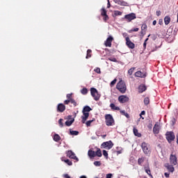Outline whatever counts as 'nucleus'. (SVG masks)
I'll return each mask as SVG.
<instances>
[{"label": "nucleus", "instance_id": "a19ab883", "mask_svg": "<svg viewBox=\"0 0 178 178\" xmlns=\"http://www.w3.org/2000/svg\"><path fill=\"white\" fill-rule=\"evenodd\" d=\"M116 81H118V79H115L113 81H112L110 83L111 87H113L116 84Z\"/></svg>", "mask_w": 178, "mask_h": 178}, {"label": "nucleus", "instance_id": "37998d69", "mask_svg": "<svg viewBox=\"0 0 178 178\" xmlns=\"http://www.w3.org/2000/svg\"><path fill=\"white\" fill-rule=\"evenodd\" d=\"M70 102L74 105V106H77V102H76L74 99H71Z\"/></svg>", "mask_w": 178, "mask_h": 178}, {"label": "nucleus", "instance_id": "c85d7f7f", "mask_svg": "<svg viewBox=\"0 0 178 178\" xmlns=\"http://www.w3.org/2000/svg\"><path fill=\"white\" fill-rule=\"evenodd\" d=\"M74 122V119L73 118L71 120H67L65 122V125H67L68 127H70L71 124H73V123Z\"/></svg>", "mask_w": 178, "mask_h": 178}, {"label": "nucleus", "instance_id": "13d9d810", "mask_svg": "<svg viewBox=\"0 0 178 178\" xmlns=\"http://www.w3.org/2000/svg\"><path fill=\"white\" fill-rule=\"evenodd\" d=\"M106 178H112V174H107Z\"/></svg>", "mask_w": 178, "mask_h": 178}, {"label": "nucleus", "instance_id": "6ab92c4d", "mask_svg": "<svg viewBox=\"0 0 178 178\" xmlns=\"http://www.w3.org/2000/svg\"><path fill=\"white\" fill-rule=\"evenodd\" d=\"M146 90H147V86H145V85L141 84L138 86V92L142 93Z\"/></svg>", "mask_w": 178, "mask_h": 178}, {"label": "nucleus", "instance_id": "c756f323", "mask_svg": "<svg viewBox=\"0 0 178 178\" xmlns=\"http://www.w3.org/2000/svg\"><path fill=\"white\" fill-rule=\"evenodd\" d=\"M92 53V51L91 49H88L87 51V55L86 58L88 59L89 58H91V54Z\"/></svg>", "mask_w": 178, "mask_h": 178}, {"label": "nucleus", "instance_id": "9b49d317", "mask_svg": "<svg viewBox=\"0 0 178 178\" xmlns=\"http://www.w3.org/2000/svg\"><path fill=\"white\" fill-rule=\"evenodd\" d=\"M67 156H68V158H70L71 159H74L75 161H76V162H79V158L76 156V154L72 150H68L67 152Z\"/></svg>", "mask_w": 178, "mask_h": 178}, {"label": "nucleus", "instance_id": "8fccbe9b", "mask_svg": "<svg viewBox=\"0 0 178 178\" xmlns=\"http://www.w3.org/2000/svg\"><path fill=\"white\" fill-rule=\"evenodd\" d=\"M70 101L71 100H69V99L65 100L64 101L65 105H69V104H70Z\"/></svg>", "mask_w": 178, "mask_h": 178}, {"label": "nucleus", "instance_id": "49530a36", "mask_svg": "<svg viewBox=\"0 0 178 178\" xmlns=\"http://www.w3.org/2000/svg\"><path fill=\"white\" fill-rule=\"evenodd\" d=\"M139 30H140V29H138V28H135V29H131V30L129 31V33H133V31H134V32H137V31H138Z\"/></svg>", "mask_w": 178, "mask_h": 178}, {"label": "nucleus", "instance_id": "79ce46f5", "mask_svg": "<svg viewBox=\"0 0 178 178\" xmlns=\"http://www.w3.org/2000/svg\"><path fill=\"white\" fill-rule=\"evenodd\" d=\"M103 155L106 158V159H108V152H106V150H103Z\"/></svg>", "mask_w": 178, "mask_h": 178}, {"label": "nucleus", "instance_id": "de8ad7c7", "mask_svg": "<svg viewBox=\"0 0 178 178\" xmlns=\"http://www.w3.org/2000/svg\"><path fill=\"white\" fill-rule=\"evenodd\" d=\"M146 29H147V25L145 24H142L141 30L145 31Z\"/></svg>", "mask_w": 178, "mask_h": 178}, {"label": "nucleus", "instance_id": "cd10ccee", "mask_svg": "<svg viewBox=\"0 0 178 178\" xmlns=\"http://www.w3.org/2000/svg\"><path fill=\"white\" fill-rule=\"evenodd\" d=\"M53 139L56 143H58V141H60V136L58 134H54Z\"/></svg>", "mask_w": 178, "mask_h": 178}, {"label": "nucleus", "instance_id": "774afa93", "mask_svg": "<svg viewBox=\"0 0 178 178\" xmlns=\"http://www.w3.org/2000/svg\"><path fill=\"white\" fill-rule=\"evenodd\" d=\"M118 4H119V5H123V3H122L121 1H119V2H118Z\"/></svg>", "mask_w": 178, "mask_h": 178}, {"label": "nucleus", "instance_id": "0eeeda50", "mask_svg": "<svg viewBox=\"0 0 178 178\" xmlns=\"http://www.w3.org/2000/svg\"><path fill=\"white\" fill-rule=\"evenodd\" d=\"M124 19L128 22L130 23L132 20H134L135 19H137V16L136 15V13H131L130 14H127L124 15Z\"/></svg>", "mask_w": 178, "mask_h": 178}, {"label": "nucleus", "instance_id": "f3484780", "mask_svg": "<svg viewBox=\"0 0 178 178\" xmlns=\"http://www.w3.org/2000/svg\"><path fill=\"white\" fill-rule=\"evenodd\" d=\"M135 77H140L141 79H144V78L147 77V74L143 73L141 71H137L135 73Z\"/></svg>", "mask_w": 178, "mask_h": 178}, {"label": "nucleus", "instance_id": "aec40b11", "mask_svg": "<svg viewBox=\"0 0 178 178\" xmlns=\"http://www.w3.org/2000/svg\"><path fill=\"white\" fill-rule=\"evenodd\" d=\"M153 133L154 134H159V125L155 124L153 127Z\"/></svg>", "mask_w": 178, "mask_h": 178}, {"label": "nucleus", "instance_id": "a18cd8bd", "mask_svg": "<svg viewBox=\"0 0 178 178\" xmlns=\"http://www.w3.org/2000/svg\"><path fill=\"white\" fill-rule=\"evenodd\" d=\"M93 164L95 165V166H101L102 165L101 161H95Z\"/></svg>", "mask_w": 178, "mask_h": 178}, {"label": "nucleus", "instance_id": "0e129e2a", "mask_svg": "<svg viewBox=\"0 0 178 178\" xmlns=\"http://www.w3.org/2000/svg\"><path fill=\"white\" fill-rule=\"evenodd\" d=\"M116 149H117V151H120V149H122V148H121V147H116Z\"/></svg>", "mask_w": 178, "mask_h": 178}, {"label": "nucleus", "instance_id": "c9c22d12", "mask_svg": "<svg viewBox=\"0 0 178 178\" xmlns=\"http://www.w3.org/2000/svg\"><path fill=\"white\" fill-rule=\"evenodd\" d=\"M144 104L145 106H147L149 104V97H145L144 99Z\"/></svg>", "mask_w": 178, "mask_h": 178}, {"label": "nucleus", "instance_id": "e433bc0d", "mask_svg": "<svg viewBox=\"0 0 178 178\" xmlns=\"http://www.w3.org/2000/svg\"><path fill=\"white\" fill-rule=\"evenodd\" d=\"M115 16H122V12L119 10L114 11Z\"/></svg>", "mask_w": 178, "mask_h": 178}, {"label": "nucleus", "instance_id": "ddd939ff", "mask_svg": "<svg viewBox=\"0 0 178 178\" xmlns=\"http://www.w3.org/2000/svg\"><path fill=\"white\" fill-rule=\"evenodd\" d=\"M65 111H66V106H65V104L60 103L57 105V112L63 113Z\"/></svg>", "mask_w": 178, "mask_h": 178}, {"label": "nucleus", "instance_id": "09e8293b", "mask_svg": "<svg viewBox=\"0 0 178 178\" xmlns=\"http://www.w3.org/2000/svg\"><path fill=\"white\" fill-rule=\"evenodd\" d=\"M143 115H145V111H141L140 114V118L144 120V117H143Z\"/></svg>", "mask_w": 178, "mask_h": 178}, {"label": "nucleus", "instance_id": "603ef678", "mask_svg": "<svg viewBox=\"0 0 178 178\" xmlns=\"http://www.w3.org/2000/svg\"><path fill=\"white\" fill-rule=\"evenodd\" d=\"M145 33H146V31H144V30H142V29H141L140 34H141L142 35H145Z\"/></svg>", "mask_w": 178, "mask_h": 178}, {"label": "nucleus", "instance_id": "e2e57ef3", "mask_svg": "<svg viewBox=\"0 0 178 178\" xmlns=\"http://www.w3.org/2000/svg\"><path fill=\"white\" fill-rule=\"evenodd\" d=\"M152 24H153V26H155L156 24V20L153 21Z\"/></svg>", "mask_w": 178, "mask_h": 178}, {"label": "nucleus", "instance_id": "58836bf2", "mask_svg": "<svg viewBox=\"0 0 178 178\" xmlns=\"http://www.w3.org/2000/svg\"><path fill=\"white\" fill-rule=\"evenodd\" d=\"M94 72H95V73H97L98 74H101V68L99 67H96L94 70Z\"/></svg>", "mask_w": 178, "mask_h": 178}, {"label": "nucleus", "instance_id": "72a5a7b5", "mask_svg": "<svg viewBox=\"0 0 178 178\" xmlns=\"http://www.w3.org/2000/svg\"><path fill=\"white\" fill-rule=\"evenodd\" d=\"M120 113H122V115H124V116L127 117V119H129V118H130V115H129V113H127L124 111H120Z\"/></svg>", "mask_w": 178, "mask_h": 178}, {"label": "nucleus", "instance_id": "f704fd0d", "mask_svg": "<svg viewBox=\"0 0 178 178\" xmlns=\"http://www.w3.org/2000/svg\"><path fill=\"white\" fill-rule=\"evenodd\" d=\"M134 70H136V67H131V69H129L128 70V74H129V76H131V74H133Z\"/></svg>", "mask_w": 178, "mask_h": 178}, {"label": "nucleus", "instance_id": "69168bd1", "mask_svg": "<svg viewBox=\"0 0 178 178\" xmlns=\"http://www.w3.org/2000/svg\"><path fill=\"white\" fill-rule=\"evenodd\" d=\"M80 178H87V177L84 176V175H82L80 177Z\"/></svg>", "mask_w": 178, "mask_h": 178}, {"label": "nucleus", "instance_id": "a211bd4d", "mask_svg": "<svg viewBox=\"0 0 178 178\" xmlns=\"http://www.w3.org/2000/svg\"><path fill=\"white\" fill-rule=\"evenodd\" d=\"M88 155L90 159H94V158H95V156H96L95 152L92 149L88 150Z\"/></svg>", "mask_w": 178, "mask_h": 178}, {"label": "nucleus", "instance_id": "052dcab7", "mask_svg": "<svg viewBox=\"0 0 178 178\" xmlns=\"http://www.w3.org/2000/svg\"><path fill=\"white\" fill-rule=\"evenodd\" d=\"M64 177L65 178H70V176H69V175H67V174H65V175H64Z\"/></svg>", "mask_w": 178, "mask_h": 178}, {"label": "nucleus", "instance_id": "4468645a", "mask_svg": "<svg viewBox=\"0 0 178 178\" xmlns=\"http://www.w3.org/2000/svg\"><path fill=\"white\" fill-rule=\"evenodd\" d=\"M113 41V37L112 35H109L106 40L104 42L105 47H112V42Z\"/></svg>", "mask_w": 178, "mask_h": 178}, {"label": "nucleus", "instance_id": "338daca9", "mask_svg": "<svg viewBox=\"0 0 178 178\" xmlns=\"http://www.w3.org/2000/svg\"><path fill=\"white\" fill-rule=\"evenodd\" d=\"M102 138H105L106 137V135L102 136Z\"/></svg>", "mask_w": 178, "mask_h": 178}, {"label": "nucleus", "instance_id": "473e14b6", "mask_svg": "<svg viewBox=\"0 0 178 178\" xmlns=\"http://www.w3.org/2000/svg\"><path fill=\"white\" fill-rule=\"evenodd\" d=\"M70 133L71 136H79V131H72V129H70Z\"/></svg>", "mask_w": 178, "mask_h": 178}, {"label": "nucleus", "instance_id": "423d86ee", "mask_svg": "<svg viewBox=\"0 0 178 178\" xmlns=\"http://www.w3.org/2000/svg\"><path fill=\"white\" fill-rule=\"evenodd\" d=\"M90 94L94 98L95 101H99V98H101V95L98 93V90L95 88H90Z\"/></svg>", "mask_w": 178, "mask_h": 178}, {"label": "nucleus", "instance_id": "393cba45", "mask_svg": "<svg viewBox=\"0 0 178 178\" xmlns=\"http://www.w3.org/2000/svg\"><path fill=\"white\" fill-rule=\"evenodd\" d=\"M134 134L136 137H141V134L138 133V129H137L136 127H134L133 129Z\"/></svg>", "mask_w": 178, "mask_h": 178}, {"label": "nucleus", "instance_id": "bb28decb", "mask_svg": "<svg viewBox=\"0 0 178 178\" xmlns=\"http://www.w3.org/2000/svg\"><path fill=\"white\" fill-rule=\"evenodd\" d=\"M110 107L111 108V109H113V111H120V108H119V106H115V104L111 103L110 104Z\"/></svg>", "mask_w": 178, "mask_h": 178}, {"label": "nucleus", "instance_id": "f03ea898", "mask_svg": "<svg viewBox=\"0 0 178 178\" xmlns=\"http://www.w3.org/2000/svg\"><path fill=\"white\" fill-rule=\"evenodd\" d=\"M117 90H119L120 92H122V94H124L126 92V83L123 80H120L116 85Z\"/></svg>", "mask_w": 178, "mask_h": 178}, {"label": "nucleus", "instance_id": "39448f33", "mask_svg": "<svg viewBox=\"0 0 178 178\" xmlns=\"http://www.w3.org/2000/svg\"><path fill=\"white\" fill-rule=\"evenodd\" d=\"M165 138L167 141L170 144L172 141H175V138H176V136L175 135V132L173 131H167L165 133Z\"/></svg>", "mask_w": 178, "mask_h": 178}, {"label": "nucleus", "instance_id": "6e6d98bb", "mask_svg": "<svg viewBox=\"0 0 178 178\" xmlns=\"http://www.w3.org/2000/svg\"><path fill=\"white\" fill-rule=\"evenodd\" d=\"M156 13V16H161V10H157Z\"/></svg>", "mask_w": 178, "mask_h": 178}, {"label": "nucleus", "instance_id": "2f4dec72", "mask_svg": "<svg viewBox=\"0 0 178 178\" xmlns=\"http://www.w3.org/2000/svg\"><path fill=\"white\" fill-rule=\"evenodd\" d=\"M92 122H95V119L91 120H88L86 122H85L87 127H90V126H91V124L92 123Z\"/></svg>", "mask_w": 178, "mask_h": 178}, {"label": "nucleus", "instance_id": "4be33fe9", "mask_svg": "<svg viewBox=\"0 0 178 178\" xmlns=\"http://www.w3.org/2000/svg\"><path fill=\"white\" fill-rule=\"evenodd\" d=\"M144 170L145 172H147V174L150 176L151 177H152V175L151 174V168H149V166H146L144 167Z\"/></svg>", "mask_w": 178, "mask_h": 178}, {"label": "nucleus", "instance_id": "9d476101", "mask_svg": "<svg viewBox=\"0 0 178 178\" xmlns=\"http://www.w3.org/2000/svg\"><path fill=\"white\" fill-rule=\"evenodd\" d=\"M170 165H173L174 166H176V165H177V156H176V155L170 154Z\"/></svg>", "mask_w": 178, "mask_h": 178}, {"label": "nucleus", "instance_id": "c03bdc74", "mask_svg": "<svg viewBox=\"0 0 178 178\" xmlns=\"http://www.w3.org/2000/svg\"><path fill=\"white\" fill-rule=\"evenodd\" d=\"M72 95H73V94H67V95H66V97H67V99H68V100H72V99H73V98H72Z\"/></svg>", "mask_w": 178, "mask_h": 178}, {"label": "nucleus", "instance_id": "864d4df0", "mask_svg": "<svg viewBox=\"0 0 178 178\" xmlns=\"http://www.w3.org/2000/svg\"><path fill=\"white\" fill-rule=\"evenodd\" d=\"M115 152H116L117 155H119V154H122V149L117 150Z\"/></svg>", "mask_w": 178, "mask_h": 178}, {"label": "nucleus", "instance_id": "412c9836", "mask_svg": "<svg viewBox=\"0 0 178 178\" xmlns=\"http://www.w3.org/2000/svg\"><path fill=\"white\" fill-rule=\"evenodd\" d=\"M62 162H65V163H67L69 166H72L73 165V163L69 160V159H65V157L61 158Z\"/></svg>", "mask_w": 178, "mask_h": 178}, {"label": "nucleus", "instance_id": "20e7f679", "mask_svg": "<svg viewBox=\"0 0 178 178\" xmlns=\"http://www.w3.org/2000/svg\"><path fill=\"white\" fill-rule=\"evenodd\" d=\"M105 119L106 126H113V124H115V120H113L112 115L106 114L105 115Z\"/></svg>", "mask_w": 178, "mask_h": 178}, {"label": "nucleus", "instance_id": "f257e3e1", "mask_svg": "<svg viewBox=\"0 0 178 178\" xmlns=\"http://www.w3.org/2000/svg\"><path fill=\"white\" fill-rule=\"evenodd\" d=\"M90 111H92V108L88 106H86L83 111H82V113L83 115L81 116V123H83V124H84L86 123V122H87V119H88L89 116H90Z\"/></svg>", "mask_w": 178, "mask_h": 178}, {"label": "nucleus", "instance_id": "4d7b16f0", "mask_svg": "<svg viewBox=\"0 0 178 178\" xmlns=\"http://www.w3.org/2000/svg\"><path fill=\"white\" fill-rule=\"evenodd\" d=\"M143 48H144V49H146V48H147V42H144V43H143Z\"/></svg>", "mask_w": 178, "mask_h": 178}, {"label": "nucleus", "instance_id": "a878e982", "mask_svg": "<svg viewBox=\"0 0 178 178\" xmlns=\"http://www.w3.org/2000/svg\"><path fill=\"white\" fill-rule=\"evenodd\" d=\"M95 156H98L99 158H101L102 156V152L101 151V149L97 148V151L95 152Z\"/></svg>", "mask_w": 178, "mask_h": 178}, {"label": "nucleus", "instance_id": "680f3d73", "mask_svg": "<svg viewBox=\"0 0 178 178\" xmlns=\"http://www.w3.org/2000/svg\"><path fill=\"white\" fill-rule=\"evenodd\" d=\"M122 35H123V37H125V38H127V33H124L122 34Z\"/></svg>", "mask_w": 178, "mask_h": 178}, {"label": "nucleus", "instance_id": "dca6fc26", "mask_svg": "<svg viewBox=\"0 0 178 178\" xmlns=\"http://www.w3.org/2000/svg\"><path fill=\"white\" fill-rule=\"evenodd\" d=\"M165 168L168 170V172H170L171 173H173L175 172V167H173V165H170L169 163L165 164Z\"/></svg>", "mask_w": 178, "mask_h": 178}, {"label": "nucleus", "instance_id": "5701e85b", "mask_svg": "<svg viewBox=\"0 0 178 178\" xmlns=\"http://www.w3.org/2000/svg\"><path fill=\"white\" fill-rule=\"evenodd\" d=\"M145 161V157H140L138 159V165L140 166L143 165V163H144V161Z\"/></svg>", "mask_w": 178, "mask_h": 178}, {"label": "nucleus", "instance_id": "ea45409f", "mask_svg": "<svg viewBox=\"0 0 178 178\" xmlns=\"http://www.w3.org/2000/svg\"><path fill=\"white\" fill-rule=\"evenodd\" d=\"M63 119L60 118L59 120H58V124L60 126V127H63Z\"/></svg>", "mask_w": 178, "mask_h": 178}, {"label": "nucleus", "instance_id": "2eb2a0df", "mask_svg": "<svg viewBox=\"0 0 178 178\" xmlns=\"http://www.w3.org/2000/svg\"><path fill=\"white\" fill-rule=\"evenodd\" d=\"M118 101L120 104H124L126 102H129V97L125 95H121L119 96Z\"/></svg>", "mask_w": 178, "mask_h": 178}, {"label": "nucleus", "instance_id": "3c124183", "mask_svg": "<svg viewBox=\"0 0 178 178\" xmlns=\"http://www.w3.org/2000/svg\"><path fill=\"white\" fill-rule=\"evenodd\" d=\"M164 176H165V177H167V178H169L170 176V174H169V172H165V173H164Z\"/></svg>", "mask_w": 178, "mask_h": 178}, {"label": "nucleus", "instance_id": "b1692460", "mask_svg": "<svg viewBox=\"0 0 178 178\" xmlns=\"http://www.w3.org/2000/svg\"><path fill=\"white\" fill-rule=\"evenodd\" d=\"M164 23L165 26H168V24L170 23V17L169 15H167L164 17Z\"/></svg>", "mask_w": 178, "mask_h": 178}, {"label": "nucleus", "instance_id": "4c0bfd02", "mask_svg": "<svg viewBox=\"0 0 178 178\" xmlns=\"http://www.w3.org/2000/svg\"><path fill=\"white\" fill-rule=\"evenodd\" d=\"M108 60H110L111 62H115V63H118V60L116 59V58H114V57H110V58H108Z\"/></svg>", "mask_w": 178, "mask_h": 178}, {"label": "nucleus", "instance_id": "6e6552de", "mask_svg": "<svg viewBox=\"0 0 178 178\" xmlns=\"http://www.w3.org/2000/svg\"><path fill=\"white\" fill-rule=\"evenodd\" d=\"M113 147V143L112 140H108L104 142L101 145V148H104L105 149H111Z\"/></svg>", "mask_w": 178, "mask_h": 178}, {"label": "nucleus", "instance_id": "7ed1b4c3", "mask_svg": "<svg viewBox=\"0 0 178 178\" xmlns=\"http://www.w3.org/2000/svg\"><path fill=\"white\" fill-rule=\"evenodd\" d=\"M141 148L145 155H149V154H151V147H149V144L143 142L141 144Z\"/></svg>", "mask_w": 178, "mask_h": 178}, {"label": "nucleus", "instance_id": "7c9ffc66", "mask_svg": "<svg viewBox=\"0 0 178 178\" xmlns=\"http://www.w3.org/2000/svg\"><path fill=\"white\" fill-rule=\"evenodd\" d=\"M81 92L83 94V95H86V94L88 93V90L86 88H83L82 90H81Z\"/></svg>", "mask_w": 178, "mask_h": 178}, {"label": "nucleus", "instance_id": "f8f14e48", "mask_svg": "<svg viewBox=\"0 0 178 178\" xmlns=\"http://www.w3.org/2000/svg\"><path fill=\"white\" fill-rule=\"evenodd\" d=\"M100 12H101V16H102L104 18H103V20L104 22H106V20H109V17L108 16V15L106 14V10L105 9V8H102L101 10H100Z\"/></svg>", "mask_w": 178, "mask_h": 178}, {"label": "nucleus", "instance_id": "bf43d9fd", "mask_svg": "<svg viewBox=\"0 0 178 178\" xmlns=\"http://www.w3.org/2000/svg\"><path fill=\"white\" fill-rule=\"evenodd\" d=\"M107 8H111V2L109 1V0H108Z\"/></svg>", "mask_w": 178, "mask_h": 178}, {"label": "nucleus", "instance_id": "1a4fd4ad", "mask_svg": "<svg viewBox=\"0 0 178 178\" xmlns=\"http://www.w3.org/2000/svg\"><path fill=\"white\" fill-rule=\"evenodd\" d=\"M125 41H126V45L130 49H134L136 48V44L130 40V38L127 37L125 38Z\"/></svg>", "mask_w": 178, "mask_h": 178}, {"label": "nucleus", "instance_id": "5fc2aeb1", "mask_svg": "<svg viewBox=\"0 0 178 178\" xmlns=\"http://www.w3.org/2000/svg\"><path fill=\"white\" fill-rule=\"evenodd\" d=\"M159 24H160V26H162L163 24V21L162 19H159Z\"/></svg>", "mask_w": 178, "mask_h": 178}]
</instances>
